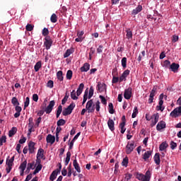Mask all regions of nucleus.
I'll use <instances>...</instances> for the list:
<instances>
[{"instance_id":"1","label":"nucleus","mask_w":181,"mask_h":181,"mask_svg":"<svg viewBox=\"0 0 181 181\" xmlns=\"http://www.w3.org/2000/svg\"><path fill=\"white\" fill-rule=\"evenodd\" d=\"M76 107V103H71L67 108H65L63 112H62V115L66 117V115H70V114H71V112H73V110H74V108Z\"/></svg>"},{"instance_id":"2","label":"nucleus","mask_w":181,"mask_h":181,"mask_svg":"<svg viewBox=\"0 0 181 181\" xmlns=\"http://www.w3.org/2000/svg\"><path fill=\"white\" fill-rule=\"evenodd\" d=\"M52 45H53V40L49 36H46L44 42V46H45L46 49L49 50L52 47Z\"/></svg>"},{"instance_id":"3","label":"nucleus","mask_w":181,"mask_h":181,"mask_svg":"<svg viewBox=\"0 0 181 181\" xmlns=\"http://www.w3.org/2000/svg\"><path fill=\"white\" fill-rule=\"evenodd\" d=\"M170 117H173L174 118H177V117H180L181 115V106L176 107L173 110L170 114Z\"/></svg>"},{"instance_id":"4","label":"nucleus","mask_w":181,"mask_h":181,"mask_svg":"<svg viewBox=\"0 0 181 181\" xmlns=\"http://www.w3.org/2000/svg\"><path fill=\"white\" fill-rule=\"evenodd\" d=\"M135 149V143L134 141H129L126 146V153L129 154Z\"/></svg>"},{"instance_id":"5","label":"nucleus","mask_w":181,"mask_h":181,"mask_svg":"<svg viewBox=\"0 0 181 181\" xmlns=\"http://www.w3.org/2000/svg\"><path fill=\"white\" fill-rule=\"evenodd\" d=\"M166 128V122L164 121L161 120L160 121L157 125H156V129L159 132H163L165 131V129Z\"/></svg>"},{"instance_id":"6","label":"nucleus","mask_w":181,"mask_h":181,"mask_svg":"<svg viewBox=\"0 0 181 181\" xmlns=\"http://www.w3.org/2000/svg\"><path fill=\"white\" fill-rule=\"evenodd\" d=\"M151 127H155L159 121V113H155L151 117Z\"/></svg>"},{"instance_id":"7","label":"nucleus","mask_w":181,"mask_h":181,"mask_svg":"<svg viewBox=\"0 0 181 181\" xmlns=\"http://www.w3.org/2000/svg\"><path fill=\"white\" fill-rule=\"evenodd\" d=\"M96 88L99 93H105L107 91V85L104 83L99 82Z\"/></svg>"},{"instance_id":"8","label":"nucleus","mask_w":181,"mask_h":181,"mask_svg":"<svg viewBox=\"0 0 181 181\" xmlns=\"http://www.w3.org/2000/svg\"><path fill=\"white\" fill-rule=\"evenodd\" d=\"M93 100H90L87 102L86 109L87 110L88 112L90 114L91 112H94V106Z\"/></svg>"},{"instance_id":"9","label":"nucleus","mask_w":181,"mask_h":181,"mask_svg":"<svg viewBox=\"0 0 181 181\" xmlns=\"http://www.w3.org/2000/svg\"><path fill=\"white\" fill-rule=\"evenodd\" d=\"M54 104H56L54 100H51L48 106L45 109V112H46V114H50L53 110V107H54Z\"/></svg>"},{"instance_id":"10","label":"nucleus","mask_w":181,"mask_h":181,"mask_svg":"<svg viewBox=\"0 0 181 181\" xmlns=\"http://www.w3.org/2000/svg\"><path fill=\"white\" fill-rule=\"evenodd\" d=\"M27 165H28V162L26 160H25L20 165L19 169H20L21 176H23V175L25 173V169H26Z\"/></svg>"},{"instance_id":"11","label":"nucleus","mask_w":181,"mask_h":181,"mask_svg":"<svg viewBox=\"0 0 181 181\" xmlns=\"http://www.w3.org/2000/svg\"><path fill=\"white\" fill-rule=\"evenodd\" d=\"M47 144L53 145L56 141V137L52 134H48L46 137Z\"/></svg>"},{"instance_id":"12","label":"nucleus","mask_w":181,"mask_h":181,"mask_svg":"<svg viewBox=\"0 0 181 181\" xmlns=\"http://www.w3.org/2000/svg\"><path fill=\"white\" fill-rule=\"evenodd\" d=\"M132 95V88H129L124 90V97L126 100H129Z\"/></svg>"},{"instance_id":"13","label":"nucleus","mask_w":181,"mask_h":181,"mask_svg":"<svg viewBox=\"0 0 181 181\" xmlns=\"http://www.w3.org/2000/svg\"><path fill=\"white\" fill-rule=\"evenodd\" d=\"M129 70H125L122 76L119 77V83H122V81H125L127 80V77L129 76Z\"/></svg>"},{"instance_id":"14","label":"nucleus","mask_w":181,"mask_h":181,"mask_svg":"<svg viewBox=\"0 0 181 181\" xmlns=\"http://www.w3.org/2000/svg\"><path fill=\"white\" fill-rule=\"evenodd\" d=\"M136 177L138 179V180L149 181V177H145V175L142 173H137L136 174Z\"/></svg>"},{"instance_id":"15","label":"nucleus","mask_w":181,"mask_h":181,"mask_svg":"<svg viewBox=\"0 0 181 181\" xmlns=\"http://www.w3.org/2000/svg\"><path fill=\"white\" fill-rule=\"evenodd\" d=\"M180 65L179 64H176L173 62L171 66H170V69L171 71H173V73H177V71L179 70Z\"/></svg>"},{"instance_id":"16","label":"nucleus","mask_w":181,"mask_h":181,"mask_svg":"<svg viewBox=\"0 0 181 181\" xmlns=\"http://www.w3.org/2000/svg\"><path fill=\"white\" fill-rule=\"evenodd\" d=\"M37 158H40L41 159H43L45 160V150L43 148H39L37 153Z\"/></svg>"},{"instance_id":"17","label":"nucleus","mask_w":181,"mask_h":181,"mask_svg":"<svg viewBox=\"0 0 181 181\" xmlns=\"http://www.w3.org/2000/svg\"><path fill=\"white\" fill-rule=\"evenodd\" d=\"M84 35L83 31H79L77 33V38L75 39V42H83L84 40V37H83V35Z\"/></svg>"},{"instance_id":"18","label":"nucleus","mask_w":181,"mask_h":181,"mask_svg":"<svg viewBox=\"0 0 181 181\" xmlns=\"http://www.w3.org/2000/svg\"><path fill=\"white\" fill-rule=\"evenodd\" d=\"M152 156V151H147L143 154V159L145 160V162H147V160L151 158Z\"/></svg>"},{"instance_id":"19","label":"nucleus","mask_w":181,"mask_h":181,"mask_svg":"<svg viewBox=\"0 0 181 181\" xmlns=\"http://www.w3.org/2000/svg\"><path fill=\"white\" fill-rule=\"evenodd\" d=\"M73 165L78 173H81V168H80V165H78L77 160H74Z\"/></svg>"},{"instance_id":"20","label":"nucleus","mask_w":181,"mask_h":181,"mask_svg":"<svg viewBox=\"0 0 181 181\" xmlns=\"http://www.w3.org/2000/svg\"><path fill=\"white\" fill-rule=\"evenodd\" d=\"M83 90H84V83H81L76 90L77 97L81 95V93H83Z\"/></svg>"},{"instance_id":"21","label":"nucleus","mask_w":181,"mask_h":181,"mask_svg":"<svg viewBox=\"0 0 181 181\" xmlns=\"http://www.w3.org/2000/svg\"><path fill=\"white\" fill-rule=\"evenodd\" d=\"M28 151L30 153H33L35 152V142L30 141L28 144Z\"/></svg>"},{"instance_id":"22","label":"nucleus","mask_w":181,"mask_h":181,"mask_svg":"<svg viewBox=\"0 0 181 181\" xmlns=\"http://www.w3.org/2000/svg\"><path fill=\"white\" fill-rule=\"evenodd\" d=\"M73 53H74V48L68 49L64 54V59L69 57V56H70V54H73Z\"/></svg>"},{"instance_id":"23","label":"nucleus","mask_w":181,"mask_h":181,"mask_svg":"<svg viewBox=\"0 0 181 181\" xmlns=\"http://www.w3.org/2000/svg\"><path fill=\"white\" fill-rule=\"evenodd\" d=\"M15 160V156L11 157V158H7L6 159V165L7 166H13V161Z\"/></svg>"},{"instance_id":"24","label":"nucleus","mask_w":181,"mask_h":181,"mask_svg":"<svg viewBox=\"0 0 181 181\" xmlns=\"http://www.w3.org/2000/svg\"><path fill=\"white\" fill-rule=\"evenodd\" d=\"M153 159L156 165H160V156H159V153H156L154 156Z\"/></svg>"},{"instance_id":"25","label":"nucleus","mask_w":181,"mask_h":181,"mask_svg":"<svg viewBox=\"0 0 181 181\" xmlns=\"http://www.w3.org/2000/svg\"><path fill=\"white\" fill-rule=\"evenodd\" d=\"M107 125L109 129H110V131H114L115 128H114V120H112V119H109L108 122H107Z\"/></svg>"},{"instance_id":"26","label":"nucleus","mask_w":181,"mask_h":181,"mask_svg":"<svg viewBox=\"0 0 181 181\" xmlns=\"http://www.w3.org/2000/svg\"><path fill=\"white\" fill-rule=\"evenodd\" d=\"M90 70V64L88 63H85L83 66L81 68V71L86 72Z\"/></svg>"},{"instance_id":"27","label":"nucleus","mask_w":181,"mask_h":181,"mask_svg":"<svg viewBox=\"0 0 181 181\" xmlns=\"http://www.w3.org/2000/svg\"><path fill=\"white\" fill-rule=\"evenodd\" d=\"M141 11H142V6L141 5H139L136 8L132 11V15H138V13H139Z\"/></svg>"},{"instance_id":"28","label":"nucleus","mask_w":181,"mask_h":181,"mask_svg":"<svg viewBox=\"0 0 181 181\" xmlns=\"http://www.w3.org/2000/svg\"><path fill=\"white\" fill-rule=\"evenodd\" d=\"M168 146H169V145H168V143H166V141L163 142L160 146H159V150L160 151H166V148H168Z\"/></svg>"},{"instance_id":"29","label":"nucleus","mask_w":181,"mask_h":181,"mask_svg":"<svg viewBox=\"0 0 181 181\" xmlns=\"http://www.w3.org/2000/svg\"><path fill=\"white\" fill-rule=\"evenodd\" d=\"M18 129L16 127H12V129L8 132V136L11 138L16 134Z\"/></svg>"},{"instance_id":"30","label":"nucleus","mask_w":181,"mask_h":181,"mask_svg":"<svg viewBox=\"0 0 181 181\" xmlns=\"http://www.w3.org/2000/svg\"><path fill=\"white\" fill-rule=\"evenodd\" d=\"M71 157V153H70V151H68L66 153V157L65 158V166H67V165H69V162H70V158Z\"/></svg>"},{"instance_id":"31","label":"nucleus","mask_w":181,"mask_h":181,"mask_svg":"<svg viewBox=\"0 0 181 181\" xmlns=\"http://www.w3.org/2000/svg\"><path fill=\"white\" fill-rule=\"evenodd\" d=\"M57 173H59V171L54 170L49 177V180L54 181L57 177Z\"/></svg>"},{"instance_id":"32","label":"nucleus","mask_w":181,"mask_h":181,"mask_svg":"<svg viewBox=\"0 0 181 181\" xmlns=\"http://www.w3.org/2000/svg\"><path fill=\"white\" fill-rule=\"evenodd\" d=\"M57 78L59 81H63L64 80V77H63V71H59L57 73Z\"/></svg>"},{"instance_id":"33","label":"nucleus","mask_w":181,"mask_h":181,"mask_svg":"<svg viewBox=\"0 0 181 181\" xmlns=\"http://www.w3.org/2000/svg\"><path fill=\"white\" fill-rule=\"evenodd\" d=\"M129 162V159L128 158V157H125L124 158H123V160L122 162V166L127 168L128 166Z\"/></svg>"},{"instance_id":"34","label":"nucleus","mask_w":181,"mask_h":181,"mask_svg":"<svg viewBox=\"0 0 181 181\" xmlns=\"http://www.w3.org/2000/svg\"><path fill=\"white\" fill-rule=\"evenodd\" d=\"M41 67H42V62H37L34 66L35 71H39Z\"/></svg>"},{"instance_id":"35","label":"nucleus","mask_w":181,"mask_h":181,"mask_svg":"<svg viewBox=\"0 0 181 181\" xmlns=\"http://www.w3.org/2000/svg\"><path fill=\"white\" fill-rule=\"evenodd\" d=\"M139 111H138V107H134L133 110V113L132 115V118H136V116L138 115Z\"/></svg>"},{"instance_id":"36","label":"nucleus","mask_w":181,"mask_h":181,"mask_svg":"<svg viewBox=\"0 0 181 181\" xmlns=\"http://www.w3.org/2000/svg\"><path fill=\"white\" fill-rule=\"evenodd\" d=\"M62 111H63V106L59 105L57 110V118H59L60 117V114H62Z\"/></svg>"},{"instance_id":"37","label":"nucleus","mask_w":181,"mask_h":181,"mask_svg":"<svg viewBox=\"0 0 181 181\" xmlns=\"http://www.w3.org/2000/svg\"><path fill=\"white\" fill-rule=\"evenodd\" d=\"M42 170V165H37L35 168V170L33 172V175H37V173H39Z\"/></svg>"},{"instance_id":"38","label":"nucleus","mask_w":181,"mask_h":181,"mask_svg":"<svg viewBox=\"0 0 181 181\" xmlns=\"http://www.w3.org/2000/svg\"><path fill=\"white\" fill-rule=\"evenodd\" d=\"M126 33H127V39H132V31H131L130 29H127L126 30Z\"/></svg>"},{"instance_id":"39","label":"nucleus","mask_w":181,"mask_h":181,"mask_svg":"<svg viewBox=\"0 0 181 181\" xmlns=\"http://www.w3.org/2000/svg\"><path fill=\"white\" fill-rule=\"evenodd\" d=\"M50 21L52 23H56V22H57V16H56V14L53 13L51 16Z\"/></svg>"},{"instance_id":"40","label":"nucleus","mask_w":181,"mask_h":181,"mask_svg":"<svg viewBox=\"0 0 181 181\" xmlns=\"http://www.w3.org/2000/svg\"><path fill=\"white\" fill-rule=\"evenodd\" d=\"M88 94V100H90V98H91V97L94 95V88H93V86H90L89 89V93Z\"/></svg>"},{"instance_id":"41","label":"nucleus","mask_w":181,"mask_h":181,"mask_svg":"<svg viewBox=\"0 0 181 181\" xmlns=\"http://www.w3.org/2000/svg\"><path fill=\"white\" fill-rule=\"evenodd\" d=\"M66 124V120L63 119H60L59 120L57 121V124L58 127H63Z\"/></svg>"},{"instance_id":"42","label":"nucleus","mask_w":181,"mask_h":181,"mask_svg":"<svg viewBox=\"0 0 181 181\" xmlns=\"http://www.w3.org/2000/svg\"><path fill=\"white\" fill-rule=\"evenodd\" d=\"M71 77H73V71L71 70L67 71L66 72L67 80H71Z\"/></svg>"},{"instance_id":"43","label":"nucleus","mask_w":181,"mask_h":181,"mask_svg":"<svg viewBox=\"0 0 181 181\" xmlns=\"http://www.w3.org/2000/svg\"><path fill=\"white\" fill-rule=\"evenodd\" d=\"M71 98H72V100H78V97L76 95V90H74L71 92Z\"/></svg>"},{"instance_id":"44","label":"nucleus","mask_w":181,"mask_h":181,"mask_svg":"<svg viewBox=\"0 0 181 181\" xmlns=\"http://www.w3.org/2000/svg\"><path fill=\"white\" fill-rule=\"evenodd\" d=\"M5 142H6V136H2L0 138V146H2Z\"/></svg>"},{"instance_id":"45","label":"nucleus","mask_w":181,"mask_h":181,"mask_svg":"<svg viewBox=\"0 0 181 181\" xmlns=\"http://www.w3.org/2000/svg\"><path fill=\"white\" fill-rule=\"evenodd\" d=\"M122 66L123 67V69H126L127 68V57H123L122 59Z\"/></svg>"},{"instance_id":"46","label":"nucleus","mask_w":181,"mask_h":181,"mask_svg":"<svg viewBox=\"0 0 181 181\" xmlns=\"http://www.w3.org/2000/svg\"><path fill=\"white\" fill-rule=\"evenodd\" d=\"M121 133L124 134L127 129H125V122H123L120 124Z\"/></svg>"},{"instance_id":"47","label":"nucleus","mask_w":181,"mask_h":181,"mask_svg":"<svg viewBox=\"0 0 181 181\" xmlns=\"http://www.w3.org/2000/svg\"><path fill=\"white\" fill-rule=\"evenodd\" d=\"M95 53V49L94 47H90V52H89V60H91L93 54Z\"/></svg>"},{"instance_id":"48","label":"nucleus","mask_w":181,"mask_h":181,"mask_svg":"<svg viewBox=\"0 0 181 181\" xmlns=\"http://www.w3.org/2000/svg\"><path fill=\"white\" fill-rule=\"evenodd\" d=\"M11 103L13 104V105H19V102L18 101V99L15 97H13L12 99H11Z\"/></svg>"},{"instance_id":"49","label":"nucleus","mask_w":181,"mask_h":181,"mask_svg":"<svg viewBox=\"0 0 181 181\" xmlns=\"http://www.w3.org/2000/svg\"><path fill=\"white\" fill-rule=\"evenodd\" d=\"M170 61L169 60H165L164 62L163 67H165V69H168V67L170 69Z\"/></svg>"},{"instance_id":"50","label":"nucleus","mask_w":181,"mask_h":181,"mask_svg":"<svg viewBox=\"0 0 181 181\" xmlns=\"http://www.w3.org/2000/svg\"><path fill=\"white\" fill-rule=\"evenodd\" d=\"M156 94V87H153V88L151 90L150 93V97L154 98Z\"/></svg>"},{"instance_id":"51","label":"nucleus","mask_w":181,"mask_h":181,"mask_svg":"<svg viewBox=\"0 0 181 181\" xmlns=\"http://www.w3.org/2000/svg\"><path fill=\"white\" fill-rule=\"evenodd\" d=\"M93 105L95 106L96 111L98 112L100 111V100L96 101V103Z\"/></svg>"},{"instance_id":"52","label":"nucleus","mask_w":181,"mask_h":181,"mask_svg":"<svg viewBox=\"0 0 181 181\" xmlns=\"http://www.w3.org/2000/svg\"><path fill=\"white\" fill-rule=\"evenodd\" d=\"M109 112L110 114H114V105L112 103H109Z\"/></svg>"},{"instance_id":"53","label":"nucleus","mask_w":181,"mask_h":181,"mask_svg":"<svg viewBox=\"0 0 181 181\" xmlns=\"http://www.w3.org/2000/svg\"><path fill=\"white\" fill-rule=\"evenodd\" d=\"M30 103V100L29 99V97H27L25 98V101L24 102V107L26 108L27 107H29Z\"/></svg>"},{"instance_id":"54","label":"nucleus","mask_w":181,"mask_h":181,"mask_svg":"<svg viewBox=\"0 0 181 181\" xmlns=\"http://www.w3.org/2000/svg\"><path fill=\"white\" fill-rule=\"evenodd\" d=\"M156 110L157 111H161V112H163V111L165 110V107H163L160 105H158V106H156Z\"/></svg>"},{"instance_id":"55","label":"nucleus","mask_w":181,"mask_h":181,"mask_svg":"<svg viewBox=\"0 0 181 181\" xmlns=\"http://www.w3.org/2000/svg\"><path fill=\"white\" fill-rule=\"evenodd\" d=\"M49 35V30L46 28H45L43 30H42V35L43 36H47Z\"/></svg>"},{"instance_id":"56","label":"nucleus","mask_w":181,"mask_h":181,"mask_svg":"<svg viewBox=\"0 0 181 181\" xmlns=\"http://www.w3.org/2000/svg\"><path fill=\"white\" fill-rule=\"evenodd\" d=\"M118 81H119V78L118 77H117V76H113L112 80V84H115Z\"/></svg>"},{"instance_id":"57","label":"nucleus","mask_w":181,"mask_h":181,"mask_svg":"<svg viewBox=\"0 0 181 181\" xmlns=\"http://www.w3.org/2000/svg\"><path fill=\"white\" fill-rule=\"evenodd\" d=\"M26 30H28V32H32V30H33V26H32V25L30 24H28L26 25Z\"/></svg>"},{"instance_id":"58","label":"nucleus","mask_w":181,"mask_h":181,"mask_svg":"<svg viewBox=\"0 0 181 181\" xmlns=\"http://www.w3.org/2000/svg\"><path fill=\"white\" fill-rule=\"evenodd\" d=\"M147 19H148V21H154L156 22V18L153 17L152 15H147Z\"/></svg>"},{"instance_id":"59","label":"nucleus","mask_w":181,"mask_h":181,"mask_svg":"<svg viewBox=\"0 0 181 181\" xmlns=\"http://www.w3.org/2000/svg\"><path fill=\"white\" fill-rule=\"evenodd\" d=\"M33 100L35 103H37V101L39 100V96L37 95V94L33 95Z\"/></svg>"},{"instance_id":"60","label":"nucleus","mask_w":181,"mask_h":181,"mask_svg":"<svg viewBox=\"0 0 181 181\" xmlns=\"http://www.w3.org/2000/svg\"><path fill=\"white\" fill-rule=\"evenodd\" d=\"M100 98L101 100L102 104H104V105L107 104V100L105 99V98L104 96L100 95Z\"/></svg>"},{"instance_id":"61","label":"nucleus","mask_w":181,"mask_h":181,"mask_svg":"<svg viewBox=\"0 0 181 181\" xmlns=\"http://www.w3.org/2000/svg\"><path fill=\"white\" fill-rule=\"evenodd\" d=\"M47 87H49V88H53V81L50 80L47 82Z\"/></svg>"},{"instance_id":"62","label":"nucleus","mask_w":181,"mask_h":181,"mask_svg":"<svg viewBox=\"0 0 181 181\" xmlns=\"http://www.w3.org/2000/svg\"><path fill=\"white\" fill-rule=\"evenodd\" d=\"M177 146V144L175 142L171 141L170 143V148L171 149H175Z\"/></svg>"},{"instance_id":"63","label":"nucleus","mask_w":181,"mask_h":181,"mask_svg":"<svg viewBox=\"0 0 181 181\" xmlns=\"http://www.w3.org/2000/svg\"><path fill=\"white\" fill-rule=\"evenodd\" d=\"M103 49H104V47H103V45H100L97 49V52L103 53Z\"/></svg>"},{"instance_id":"64","label":"nucleus","mask_w":181,"mask_h":181,"mask_svg":"<svg viewBox=\"0 0 181 181\" xmlns=\"http://www.w3.org/2000/svg\"><path fill=\"white\" fill-rule=\"evenodd\" d=\"M30 169H33V163H28L27 170H30Z\"/></svg>"}]
</instances>
